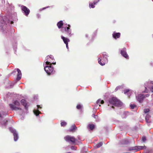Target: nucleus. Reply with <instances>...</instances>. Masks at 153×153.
Returning <instances> with one entry per match:
<instances>
[{
    "instance_id": "nucleus-39",
    "label": "nucleus",
    "mask_w": 153,
    "mask_h": 153,
    "mask_svg": "<svg viewBox=\"0 0 153 153\" xmlns=\"http://www.w3.org/2000/svg\"><path fill=\"white\" fill-rule=\"evenodd\" d=\"M119 88V87H117L116 88V89H115V91H117V90H118V89Z\"/></svg>"
},
{
    "instance_id": "nucleus-42",
    "label": "nucleus",
    "mask_w": 153,
    "mask_h": 153,
    "mask_svg": "<svg viewBox=\"0 0 153 153\" xmlns=\"http://www.w3.org/2000/svg\"><path fill=\"white\" fill-rule=\"evenodd\" d=\"M37 106L38 107V108H41V107H40L39 105H37Z\"/></svg>"
},
{
    "instance_id": "nucleus-38",
    "label": "nucleus",
    "mask_w": 153,
    "mask_h": 153,
    "mask_svg": "<svg viewBox=\"0 0 153 153\" xmlns=\"http://www.w3.org/2000/svg\"><path fill=\"white\" fill-rule=\"evenodd\" d=\"M65 44L66 45V47L68 49L69 48L68 47V44Z\"/></svg>"
},
{
    "instance_id": "nucleus-37",
    "label": "nucleus",
    "mask_w": 153,
    "mask_h": 153,
    "mask_svg": "<svg viewBox=\"0 0 153 153\" xmlns=\"http://www.w3.org/2000/svg\"><path fill=\"white\" fill-rule=\"evenodd\" d=\"M149 96V94H146L145 95V97H148Z\"/></svg>"
},
{
    "instance_id": "nucleus-40",
    "label": "nucleus",
    "mask_w": 153,
    "mask_h": 153,
    "mask_svg": "<svg viewBox=\"0 0 153 153\" xmlns=\"http://www.w3.org/2000/svg\"><path fill=\"white\" fill-rule=\"evenodd\" d=\"M151 91L153 92V86H152L151 88Z\"/></svg>"
},
{
    "instance_id": "nucleus-33",
    "label": "nucleus",
    "mask_w": 153,
    "mask_h": 153,
    "mask_svg": "<svg viewBox=\"0 0 153 153\" xmlns=\"http://www.w3.org/2000/svg\"><path fill=\"white\" fill-rule=\"evenodd\" d=\"M142 140L143 142H144L146 140V139L145 137H142Z\"/></svg>"
},
{
    "instance_id": "nucleus-26",
    "label": "nucleus",
    "mask_w": 153,
    "mask_h": 153,
    "mask_svg": "<svg viewBox=\"0 0 153 153\" xmlns=\"http://www.w3.org/2000/svg\"><path fill=\"white\" fill-rule=\"evenodd\" d=\"M102 145V143L100 142L96 145V148H98L101 146Z\"/></svg>"
},
{
    "instance_id": "nucleus-7",
    "label": "nucleus",
    "mask_w": 153,
    "mask_h": 153,
    "mask_svg": "<svg viewBox=\"0 0 153 153\" xmlns=\"http://www.w3.org/2000/svg\"><path fill=\"white\" fill-rule=\"evenodd\" d=\"M65 140L67 142H71L73 143L75 142L76 139L74 137H71L69 136H67L64 138Z\"/></svg>"
},
{
    "instance_id": "nucleus-36",
    "label": "nucleus",
    "mask_w": 153,
    "mask_h": 153,
    "mask_svg": "<svg viewBox=\"0 0 153 153\" xmlns=\"http://www.w3.org/2000/svg\"><path fill=\"white\" fill-rule=\"evenodd\" d=\"M71 149L72 150H76L75 147L73 146L71 147Z\"/></svg>"
},
{
    "instance_id": "nucleus-2",
    "label": "nucleus",
    "mask_w": 153,
    "mask_h": 153,
    "mask_svg": "<svg viewBox=\"0 0 153 153\" xmlns=\"http://www.w3.org/2000/svg\"><path fill=\"white\" fill-rule=\"evenodd\" d=\"M20 105L19 102L17 100H15L13 102V104H9V106L10 108L12 110H21L20 108H19L16 106H19Z\"/></svg>"
},
{
    "instance_id": "nucleus-35",
    "label": "nucleus",
    "mask_w": 153,
    "mask_h": 153,
    "mask_svg": "<svg viewBox=\"0 0 153 153\" xmlns=\"http://www.w3.org/2000/svg\"><path fill=\"white\" fill-rule=\"evenodd\" d=\"M14 86V84H13V83H11L10 84V87H9V88H12L13 87V86Z\"/></svg>"
},
{
    "instance_id": "nucleus-48",
    "label": "nucleus",
    "mask_w": 153,
    "mask_h": 153,
    "mask_svg": "<svg viewBox=\"0 0 153 153\" xmlns=\"http://www.w3.org/2000/svg\"><path fill=\"white\" fill-rule=\"evenodd\" d=\"M145 88H146V89L147 88H146V87H145Z\"/></svg>"
},
{
    "instance_id": "nucleus-46",
    "label": "nucleus",
    "mask_w": 153,
    "mask_h": 153,
    "mask_svg": "<svg viewBox=\"0 0 153 153\" xmlns=\"http://www.w3.org/2000/svg\"><path fill=\"white\" fill-rule=\"evenodd\" d=\"M68 153H71L70 152H68Z\"/></svg>"
},
{
    "instance_id": "nucleus-27",
    "label": "nucleus",
    "mask_w": 153,
    "mask_h": 153,
    "mask_svg": "<svg viewBox=\"0 0 153 153\" xmlns=\"http://www.w3.org/2000/svg\"><path fill=\"white\" fill-rule=\"evenodd\" d=\"M7 114L6 112L3 113V112H1V113H0V117H2L3 116Z\"/></svg>"
},
{
    "instance_id": "nucleus-22",
    "label": "nucleus",
    "mask_w": 153,
    "mask_h": 153,
    "mask_svg": "<svg viewBox=\"0 0 153 153\" xmlns=\"http://www.w3.org/2000/svg\"><path fill=\"white\" fill-rule=\"evenodd\" d=\"M33 112L37 116L41 112L38 110H33Z\"/></svg>"
},
{
    "instance_id": "nucleus-50",
    "label": "nucleus",
    "mask_w": 153,
    "mask_h": 153,
    "mask_svg": "<svg viewBox=\"0 0 153 153\" xmlns=\"http://www.w3.org/2000/svg\"><path fill=\"white\" fill-rule=\"evenodd\" d=\"M152 84H153V82H152Z\"/></svg>"
},
{
    "instance_id": "nucleus-20",
    "label": "nucleus",
    "mask_w": 153,
    "mask_h": 153,
    "mask_svg": "<svg viewBox=\"0 0 153 153\" xmlns=\"http://www.w3.org/2000/svg\"><path fill=\"white\" fill-rule=\"evenodd\" d=\"M63 25V22L62 21H60L57 24V25L59 28H61L62 26Z\"/></svg>"
},
{
    "instance_id": "nucleus-43",
    "label": "nucleus",
    "mask_w": 153,
    "mask_h": 153,
    "mask_svg": "<svg viewBox=\"0 0 153 153\" xmlns=\"http://www.w3.org/2000/svg\"><path fill=\"white\" fill-rule=\"evenodd\" d=\"M37 16H38V17L39 18V16H40V15H39V14H37Z\"/></svg>"
},
{
    "instance_id": "nucleus-24",
    "label": "nucleus",
    "mask_w": 153,
    "mask_h": 153,
    "mask_svg": "<svg viewBox=\"0 0 153 153\" xmlns=\"http://www.w3.org/2000/svg\"><path fill=\"white\" fill-rule=\"evenodd\" d=\"M88 127L91 130H92L94 127V126L93 124H89L88 126Z\"/></svg>"
},
{
    "instance_id": "nucleus-18",
    "label": "nucleus",
    "mask_w": 153,
    "mask_h": 153,
    "mask_svg": "<svg viewBox=\"0 0 153 153\" xmlns=\"http://www.w3.org/2000/svg\"><path fill=\"white\" fill-rule=\"evenodd\" d=\"M77 128L76 127L75 125H72L71 128L69 129V131H70L74 132L75 130Z\"/></svg>"
},
{
    "instance_id": "nucleus-44",
    "label": "nucleus",
    "mask_w": 153,
    "mask_h": 153,
    "mask_svg": "<svg viewBox=\"0 0 153 153\" xmlns=\"http://www.w3.org/2000/svg\"><path fill=\"white\" fill-rule=\"evenodd\" d=\"M148 90H146L145 91V92H146V93H147L148 92Z\"/></svg>"
},
{
    "instance_id": "nucleus-25",
    "label": "nucleus",
    "mask_w": 153,
    "mask_h": 153,
    "mask_svg": "<svg viewBox=\"0 0 153 153\" xmlns=\"http://www.w3.org/2000/svg\"><path fill=\"white\" fill-rule=\"evenodd\" d=\"M129 114V113L128 112H124L123 115V117L126 118L127 116Z\"/></svg>"
},
{
    "instance_id": "nucleus-16",
    "label": "nucleus",
    "mask_w": 153,
    "mask_h": 153,
    "mask_svg": "<svg viewBox=\"0 0 153 153\" xmlns=\"http://www.w3.org/2000/svg\"><path fill=\"white\" fill-rule=\"evenodd\" d=\"M0 23H1L0 26L3 27L5 25V22L3 19V18L1 16H0Z\"/></svg>"
},
{
    "instance_id": "nucleus-8",
    "label": "nucleus",
    "mask_w": 153,
    "mask_h": 153,
    "mask_svg": "<svg viewBox=\"0 0 153 153\" xmlns=\"http://www.w3.org/2000/svg\"><path fill=\"white\" fill-rule=\"evenodd\" d=\"M146 148V146H136L134 147L131 148L130 149V150H135L136 151H137L141 149H145Z\"/></svg>"
},
{
    "instance_id": "nucleus-19",
    "label": "nucleus",
    "mask_w": 153,
    "mask_h": 153,
    "mask_svg": "<svg viewBox=\"0 0 153 153\" xmlns=\"http://www.w3.org/2000/svg\"><path fill=\"white\" fill-rule=\"evenodd\" d=\"M104 103V101L103 100H101L100 99L98 100L96 102V104L99 105V106H100V104H103Z\"/></svg>"
},
{
    "instance_id": "nucleus-47",
    "label": "nucleus",
    "mask_w": 153,
    "mask_h": 153,
    "mask_svg": "<svg viewBox=\"0 0 153 153\" xmlns=\"http://www.w3.org/2000/svg\"><path fill=\"white\" fill-rule=\"evenodd\" d=\"M45 9V8H43V9Z\"/></svg>"
},
{
    "instance_id": "nucleus-5",
    "label": "nucleus",
    "mask_w": 153,
    "mask_h": 153,
    "mask_svg": "<svg viewBox=\"0 0 153 153\" xmlns=\"http://www.w3.org/2000/svg\"><path fill=\"white\" fill-rule=\"evenodd\" d=\"M51 65V64H50L49 66L46 65L44 68L45 71L48 75L50 74L53 70V68Z\"/></svg>"
},
{
    "instance_id": "nucleus-32",
    "label": "nucleus",
    "mask_w": 153,
    "mask_h": 153,
    "mask_svg": "<svg viewBox=\"0 0 153 153\" xmlns=\"http://www.w3.org/2000/svg\"><path fill=\"white\" fill-rule=\"evenodd\" d=\"M149 109H144V112L145 113H146L149 112Z\"/></svg>"
},
{
    "instance_id": "nucleus-41",
    "label": "nucleus",
    "mask_w": 153,
    "mask_h": 153,
    "mask_svg": "<svg viewBox=\"0 0 153 153\" xmlns=\"http://www.w3.org/2000/svg\"><path fill=\"white\" fill-rule=\"evenodd\" d=\"M93 116L94 118H96V115L95 114H93Z\"/></svg>"
},
{
    "instance_id": "nucleus-10",
    "label": "nucleus",
    "mask_w": 153,
    "mask_h": 153,
    "mask_svg": "<svg viewBox=\"0 0 153 153\" xmlns=\"http://www.w3.org/2000/svg\"><path fill=\"white\" fill-rule=\"evenodd\" d=\"M121 53L122 56L127 59L128 57V56L126 52V49L125 48L123 49L121 51Z\"/></svg>"
},
{
    "instance_id": "nucleus-1",
    "label": "nucleus",
    "mask_w": 153,
    "mask_h": 153,
    "mask_svg": "<svg viewBox=\"0 0 153 153\" xmlns=\"http://www.w3.org/2000/svg\"><path fill=\"white\" fill-rule=\"evenodd\" d=\"M108 106L114 108L113 105L118 107H120L122 105V103L115 97H112L109 100Z\"/></svg>"
},
{
    "instance_id": "nucleus-29",
    "label": "nucleus",
    "mask_w": 153,
    "mask_h": 153,
    "mask_svg": "<svg viewBox=\"0 0 153 153\" xmlns=\"http://www.w3.org/2000/svg\"><path fill=\"white\" fill-rule=\"evenodd\" d=\"M67 124V123L65 122H63L61 123V126H66Z\"/></svg>"
},
{
    "instance_id": "nucleus-4",
    "label": "nucleus",
    "mask_w": 153,
    "mask_h": 153,
    "mask_svg": "<svg viewBox=\"0 0 153 153\" xmlns=\"http://www.w3.org/2000/svg\"><path fill=\"white\" fill-rule=\"evenodd\" d=\"M53 57L52 55L47 56L46 58V59L45 60V65H50V64L51 65L52 64L54 65L55 64L56 62L53 63L51 61V60H53Z\"/></svg>"
},
{
    "instance_id": "nucleus-12",
    "label": "nucleus",
    "mask_w": 153,
    "mask_h": 153,
    "mask_svg": "<svg viewBox=\"0 0 153 153\" xmlns=\"http://www.w3.org/2000/svg\"><path fill=\"white\" fill-rule=\"evenodd\" d=\"M145 96L142 94H140L138 95L137 97H136V98H137L138 100L140 102H142L143 101V98Z\"/></svg>"
},
{
    "instance_id": "nucleus-3",
    "label": "nucleus",
    "mask_w": 153,
    "mask_h": 153,
    "mask_svg": "<svg viewBox=\"0 0 153 153\" xmlns=\"http://www.w3.org/2000/svg\"><path fill=\"white\" fill-rule=\"evenodd\" d=\"M102 55L103 56V58L104 59V62H103L102 61V62H101V59L100 58H99L98 59V63L101 65H105V64L107 63L108 62V59H107V57H108V55L105 52H104L102 54Z\"/></svg>"
},
{
    "instance_id": "nucleus-9",
    "label": "nucleus",
    "mask_w": 153,
    "mask_h": 153,
    "mask_svg": "<svg viewBox=\"0 0 153 153\" xmlns=\"http://www.w3.org/2000/svg\"><path fill=\"white\" fill-rule=\"evenodd\" d=\"M21 8L22 10L24 11L25 15L26 16L28 15L30 12L29 9L26 7L23 6H22Z\"/></svg>"
},
{
    "instance_id": "nucleus-28",
    "label": "nucleus",
    "mask_w": 153,
    "mask_h": 153,
    "mask_svg": "<svg viewBox=\"0 0 153 153\" xmlns=\"http://www.w3.org/2000/svg\"><path fill=\"white\" fill-rule=\"evenodd\" d=\"M82 106L80 104L76 106V108L78 109H80L82 108Z\"/></svg>"
},
{
    "instance_id": "nucleus-34",
    "label": "nucleus",
    "mask_w": 153,
    "mask_h": 153,
    "mask_svg": "<svg viewBox=\"0 0 153 153\" xmlns=\"http://www.w3.org/2000/svg\"><path fill=\"white\" fill-rule=\"evenodd\" d=\"M7 122V120H5L4 123H2V125H6V123Z\"/></svg>"
},
{
    "instance_id": "nucleus-6",
    "label": "nucleus",
    "mask_w": 153,
    "mask_h": 153,
    "mask_svg": "<svg viewBox=\"0 0 153 153\" xmlns=\"http://www.w3.org/2000/svg\"><path fill=\"white\" fill-rule=\"evenodd\" d=\"M9 130L12 133H13L14 140L16 141L19 138V136L16 131L15 129L12 128H10Z\"/></svg>"
},
{
    "instance_id": "nucleus-23",
    "label": "nucleus",
    "mask_w": 153,
    "mask_h": 153,
    "mask_svg": "<svg viewBox=\"0 0 153 153\" xmlns=\"http://www.w3.org/2000/svg\"><path fill=\"white\" fill-rule=\"evenodd\" d=\"M150 117V116L149 114H147L145 117V119L147 123H150V121H149V118Z\"/></svg>"
},
{
    "instance_id": "nucleus-13",
    "label": "nucleus",
    "mask_w": 153,
    "mask_h": 153,
    "mask_svg": "<svg viewBox=\"0 0 153 153\" xmlns=\"http://www.w3.org/2000/svg\"><path fill=\"white\" fill-rule=\"evenodd\" d=\"M17 71L18 72L17 74V80L18 81L21 78L22 76V73L20 70L18 68L17 69Z\"/></svg>"
},
{
    "instance_id": "nucleus-11",
    "label": "nucleus",
    "mask_w": 153,
    "mask_h": 153,
    "mask_svg": "<svg viewBox=\"0 0 153 153\" xmlns=\"http://www.w3.org/2000/svg\"><path fill=\"white\" fill-rule=\"evenodd\" d=\"M68 25V27L64 28L65 31L68 36H71V30L70 29V26L69 25Z\"/></svg>"
},
{
    "instance_id": "nucleus-45",
    "label": "nucleus",
    "mask_w": 153,
    "mask_h": 153,
    "mask_svg": "<svg viewBox=\"0 0 153 153\" xmlns=\"http://www.w3.org/2000/svg\"><path fill=\"white\" fill-rule=\"evenodd\" d=\"M13 21H11V24H13Z\"/></svg>"
},
{
    "instance_id": "nucleus-49",
    "label": "nucleus",
    "mask_w": 153,
    "mask_h": 153,
    "mask_svg": "<svg viewBox=\"0 0 153 153\" xmlns=\"http://www.w3.org/2000/svg\"><path fill=\"white\" fill-rule=\"evenodd\" d=\"M86 36L87 37V35H86Z\"/></svg>"
},
{
    "instance_id": "nucleus-14",
    "label": "nucleus",
    "mask_w": 153,
    "mask_h": 153,
    "mask_svg": "<svg viewBox=\"0 0 153 153\" xmlns=\"http://www.w3.org/2000/svg\"><path fill=\"white\" fill-rule=\"evenodd\" d=\"M61 37L65 44H68V42L70 41L68 39L65 37L62 36H61Z\"/></svg>"
},
{
    "instance_id": "nucleus-17",
    "label": "nucleus",
    "mask_w": 153,
    "mask_h": 153,
    "mask_svg": "<svg viewBox=\"0 0 153 153\" xmlns=\"http://www.w3.org/2000/svg\"><path fill=\"white\" fill-rule=\"evenodd\" d=\"M21 103L25 107L26 109H27V108L26 107L27 104L26 100H25L22 99L21 100Z\"/></svg>"
},
{
    "instance_id": "nucleus-21",
    "label": "nucleus",
    "mask_w": 153,
    "mask_h": 153,
    "mask_svg": "<svg viewBox=\"0 0 153 153\" xmlns=\"http://www.w3.org/2000/svg\"><path fill=\"white\" fill-rule=\"evenodd\" d=\"M99 0H97V1L95 2V1H94L93 3H90L89 4V6L90 7H91L92 8H94V5L96 4V3L99 2Z\"/></svg>"
},
{
    "instance_id": "nucleus-30",
    "label": "nucleus",
    "mask_w": 153,
    "mask_h": 153,
    "mask_svg": "<svg viewBox=\"0 0 153 153\" xmlns=\"http://www.w3.org/2000/svg\"><path fill=\"white\" fill-rule=\"evenodd\" d=\"M130 107L131 108L134 109L135 107H136V105L134 104H131L130 105Z\"/></svg>"
},
{
    "instance_id": "nucleus-31",
    "label": "nucleus",
    "mask_w": 153,
    "mask_h": 153,
    "mask_svg": "<svg viewBox=\"0 0 153 153\" xmlns=\"http://www.w3.org/2000/svg\"><path fill=\"white\" fill-rule=\"evenodd\" d=\"M129 90L128 89H126L124 90V92L125 94H126L129 91Z\"/></svg>"
},
{
    "instance_id": "nucleus-15",
    "label": "nucleus",
    "mask_w": 153,
    "mask_h": 153,
    "mask_svg": "<svg viewBox=\"0 0 153 153\" xmlns=\"http://www.w3.org/2000/svg\"><path fill=\"white\" fill-rule=\"evenodd\" d=\"M120 35V34L119 33H114L113 34V36L115 39H117V38H119Z\"/></svg>"
}]
</instances>
